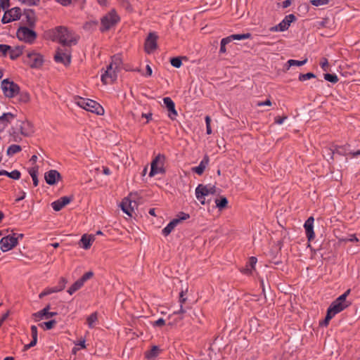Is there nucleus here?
<instances>
[{
    "instance_id": "nucleus-1",
    "label": "nucleus",
    "mask_w": 360,
    "mask_h": 360,
    "mask_svg": "<svg viewBox=\"0 0 360 360\" xmlns=\"http://www.w3.org/2000/svg\"><path fill=\"white\" fill-rule=\"evenodd\" d=\"M51 39L58 41L62 47H58L54 55L56 63L69 66L72 59V46L76 45L78 41L72 31L65 26H58L52 30Z\"/></svg>"
},
{
    "instance_id": "nucleus-2",
    "label": "nucleus",
    "mask_w": 360,
    "mask_h": 360,
    "mask_svg": "<svg viewBox=\"0 0 360 360\" xmlns=\"http://www.w3.org/2000/svg\"><path fill=\"white\" fill-rule=\"evenodd\" d=\"M75 102L79 107L87 111L91 112L98 115H102L104 114L103 108L98 103L94 100L84 98L78 96L77 98H75Z\"/></svg>"
},
{
    "instance_id": "nucleus-3",
    "label": "nucleus",
    "mask_w": 360,
    "mask_h": 360,
    "mask_svg": "<svg viewBox=\"0 0 360 360\" xmlns=\"http://www.w3.org/2000/svg\"><path fill=\"white\" fill-rule=\"evenodd\" d=\"M120 20V16L117 15L115 9H112L110 12L103 16L101 19V26L100 31L105 32L108 31L112 27L116 25Z\"/></svg>"
},
{
    "instance_id": "nucleus-4",
    "label": "nucleus",
    "mask_w": 360,
    "mask_h": 360,
    "mask_svg": "<svg viewBox=\"0 0 360 360\" xmlns=\"http://www.w3.org/2000/svg\"><path fill=\"white\" fill-rule=\"evenodd\" d=\"M33 29L26 26L20 27L16 32L18 39L30 44L34 43L37 37V34Z\"/></svg>"
},
{
    "instance_id": "nucleus-5",
    "label": "nucleus",
    "mask_w": 360,
    "mask_h": 360,
    "mask_svg": "<svg viewBox=\"0 0 360 360\" xmlns=\"http://www.w3.org/2000/svg\"><path fill=\"white\" fill-rule=\"evenodd\" d=\"M165 160V155L160 153L152 160L150 164V171L149 173V176L150 177L158 173H165V169L164 168Z\"/></svg>"
},
{
    "instance_id": "nucleus-6",
    "label": "nucleus",
    "mask_w": 360,
    "mask_h": 360,
    "mask_svg": "<svg viewBox=\"0 0 360 360\" xmlns=\"http://www.w3.org/2000/svg\"><path fill=\"white\" fill-rule=\"evenodd\" d=\"M1 89L4 95L8 98H13L20 93L19 85L8 79L1 82Z\"/></svg>"
},
{
    "instance_id": "nucleus-7",
    "label": "nucleus",
    "mask_w": 360,
    "mask_h": 360,
    "mask_svg": "<svg viewBox=\"0 0 360 360\" xmlns=\"http://www.w3.org/2000/svg\"><path fill=\"white\" fill-rule=\"evenodd\" d=\"M217 188L215 186L208 187L206 185L199 184L195 189V195L198 200L200 201L202 205H205V196L209 194H215Z\"/></svg>"
},
{
    "instance_id": "nucleus-8",
    "label": "nucleus",
    "mask_w": 360,
    "mask_h": 360,
    "mask_svg": "<svg viewBox=\"0 0 360 360\" xmlns=\"http://www.w3.org/2000/svg\"><path fill=\"white\" fill-rule=\"evenodd\" d=\"M44 62L43 56L35 52L28 53L24 59V63H27L31 68H40Z\"/></svg>"
},
{
    "instance_id": "nucleus-9",
    "label": "nucleus",
    "mask_w": 360,
    "mask_h": 360,
    "mask_svg": "<svg viewBox=\"0 0 360 360\" xmlns=\"http://www.w3.org/2000/svg\"><path fill=\"white\" fill-rule=\"evenodd\" d=\"M18 245V237L16 233L9 234L3 237L0 240L1 250L6 252L11 250Z\"/></svg>"
},
{
    "instance_id": "nucleus-10",
    "label": "nucleus",
    "mask_w": 360,
    "mask_h": 360,
    "mask_svg": "<svg viewBox=\"0 0 360 360\" xmlns=\"http://www.w3.org/2000/svg\"><path fill=\"white\" fill-rule=\"evenodd\" d=\"M22 16V11L19 7H14L11 9L6 11L3 18H1V22L6 24L13 21L20 20Z\"/></svg>"
},
{
    "instance_id": "nucleus-11",
    "label": "nucleus",
    "mask_w": 360,
    "mask_h": 360,
    "mask_svg": "<svg viewBox=\"0 0 360 360\" xmlns=\"http://www.w3.org/2000/svg\"><path fill=\"white\" fill-rule=\"evenodd\" d=\"M118 71L112 68V65H108L106 70L101 75V82L104 84H112L117 79Z\"/></svg>"
},
{
    "instance_id": "nucleus-12",
    "label": "nucleus",
    "mask_w": 360,
    "mask_h": 360,
    "mask_svg": "<svg viewBox=\"0 0 360 360\" xmlns=\"http://www.w3.org/2000/svg\"><path fill=\"white\" fill-rule=\"evenodd\" d=\"M350 304L347 300H344L343 297H338L329 307L328 311L334 313V315L340 313Z\"/></svg>"
},
{
    "instance_id": "nucleus-13",
    "label": "nucleus",
    "mask_w": 360,
    "mask_h": 360,
    "mask_svg": "<svg viewBox=\"0 0 360 360\" xmlns=\"http://www.w3.org/2000/svg\"><path fill=\"white\" fill-rule=\"evenodd\" d=\"M22 15L24 16L25 20L22 21L30 28H34L37 18L33 9L27 8L23 11Z\"/></svg>"
},
{
    "instance_id": "nucleus-14",
    "label": "nucleus",
    "mask_w": 360,
    "mask_h": 360,
    "mask_svg": "<svg viewBox=\"0 0 360 360\" xmlns=\"http://www.w3.org/2000/svg\"><path fill=\"white\" fill-rule=\"evenodd\" d=\"M158 36L153 33H149L144 43L145 51L148 53H152L158 48Z\"/></svg>"
},
{
    "instance_id": "nucleus-15",
    "label": "nucleus",
    "mask_w": 360,
    "mask_h": 360,
    "mask_svg": "<svg viewBox=\"0 0 360 360\" xmlns=\"http://www.w3.org/2000/svg\"><path fill=\"white\" fill-rule=\"evenodd\" d=\"M44 179L49 185L53 186L62 180V176L57 170L51 169L44 174Z\"/></svg>"
},
{
    "instance_id": "nucleus-16",
    "label": "nucleus",
    "mask_w": 360,
    "mask_h": 360,
    "mask_svg": "<svg viewBox=\"0 0 360 360\" xmlns=\"http://www.w3.org/2000/svg\"><path fill=\"white\" fill-rule=\"evenodd\" d=\"M51 309L50 304L46 305L43 309L34 313L32 314L33 318L34 319L35 321H39V320L42 319L44 317L46 319H49L50 317H53L56 316L58 314L57 312L49 311V309Z\"/></svg>"
},
{
    "instance_id": "nucleus-17",
    "label": "nucleus",
    "mask_w": 360,
    "mask_h": 360,
    "mask_svg": "<svg viewBox=\"0 0 360 360\" xmlns=\"http://www.w3.org/2000/svg\"><path fill=\"white\" fill-rule=\"evenodd\" d=\"M163 103L168 110V117L172 120H175L177 116V111L175 109V103L170 97H165Z\"/></svg>"
},
{
    "instance_id": "nucleus-18",
    "label": "nucleus",
    "mask_w": 360,
    "mask_h": 360,
    "mask_svg": "<svg viewBox=\"0 0 360 360\" xmlns=\"http://www.w3.org/2000/svg\"><path fill=\"white\" fill-rule=\"evenodd\" d=\"M73 200V196H63L58 200L53 202L51 206L53 209L58 212L61 210L65 205L69 204Z\"/></svg>"
},
{
    "instance_id": "nucleus-19",
    "label": "nucleus",
    "mask_w": 360,
    "mask_h": 360,
    "mask_svg": "<svg viewBox=\"0 0 360 360\" xmlns=\"http://www.w3.org/2000/svg\"><path fill=\"white\" fill-rule=\"evenodd\" d=\"M22 120H17L15 124L11 128L9 134L13 138L14 141H18L21 139L19 134L22 135Z\"/></svg>"
},
{
    "instance_id": "nucleus-20",
    "label": "nucleus",
    "mask_w": 360,
    "mask_h": 360,
    "mask_svg": "<svg viewBox=\"0 0 360 360\" xmlns=\"http://www.w3.org/2000/svg\"><path fill=\"white\" fill-rule=\"evenodd\" d=\"M314 217H310L307 219L304 224L306 236L309 241L314 240L315 237L314 232Z\"/></svg>"
},
{
    "instance_id": "nucleus-21",
    "label": "nucleus",
    "mask_w": 360,
    "mask_h": 360,
    "mask_svg": "<svg viewBox=\"0 0 360 360\" xmlns=\"http://www.w3.org/2000/svg\"><path fill=\"white\" fill-rule=\"evenodd\" d=\"M185 309L183 307H180V309L178 311H174L172 314L169 316V319H172V321L168 323V326H176L179 322L183 319L182 314L185 313Z\"/></svg>"
},
{
    "instance_id": "nucleus-22",
    "label": "nucleus",
    "mask_w": 360,
    "mask_h": 360,
    "mask_svg": "<svg viewBox=\"0 0 360 360\" xmlns=\"http://www.w3.org/2000/svg\"><path fill=\"white\" fill-rule=\"evenodd\" d=\"M132 202L127 198H124L120 204L122 210L129 217H132L134 207L131 206Z\"/></svg>"
},
{
    "instance_id": "nucleus-23",
    "label": "nucleus",
    "mask_w": 360,
    "mask_h": 360,
    "mask_svg": "<svg viewBox=\"0 0 360 360\" xmlns=\"http://www.w3.org/2000/svg\"><path fill=\"white\" fill-rule=\"evenodd\" d=\"M23 46H17L13 48L11 46V49L8 52L10 58L13 60H16L23 53Z\"/></svg>"
},
{
    "instance_id": "nucleus-24",
    "label": "nucleus",
    "mask_w": 360,
    "mask_h": 360,
    "mask_svg": "<svg viewBox=\"0 0 360 360\" xmlns=\"http://www.w3.org/2000/svg\"><path fill=\"white\" fill-rule=\"evenodd\" d=\"M95 238L94 236L89 235L87 236L86 234H84L82 236V238L80 240L81 246L85 249L88 250L91 248L92 243L94 241Z\"/></svg>"
},
{
    "instance_id": "nucleus-25",
    "label": "nucleus",
    "mask_w": 360,
    "mask_h": 360,
    "mask_svg": "<svg viewBox=\"0 0 360 360\" xmlns=\"http://www.w3.org/2000/svg\"><path fill=\"white\" fill-rule=\"evenodd\" d=\"M22 136H29L34 133V127L32 124L27 121H22Z\"/></svg>"
},
{
    "instance_id": "nucleus-26",
    "label": "nucleus",
    "mask_w": 360,
    "mask_h": 360,
    "mask_svg": "<svg viewBox=\"0 0 360 360\" xmlns=\"http://www.w3.org/2000/svg\"><path fill=\"white\" fill-rule=\"evenodd\" d=\"M161 349L158 346L154 345L152 348L145 353L146 358L148 359H153L157 357L160 353Z\"/></svg>"
},
{
    "instance_id": "nucleus-27",
    "label": "nucleus",
    "mask_w": 360,
    "mask_h": 360,
    "mask_svg": "<svg viewBox=\"0 0 360 360\" xmlns=\"http://www.w3.org/2000/svg\"><path fill=\"white\" fill-rule=\"evenodd\" d=\"M343 150L344 149L342 147H335L334 149L328 148L325 151V156L328 157L329 159L333 160L335 153H338L339 155H345V152Z\"/></svg>"
},
{
    "instance_id": "nucleus-28",
    "label": "nucleus",
    "mask_w": 360,
    "mask_h": 360,
    "mask_svg": "<svg viewBox=\"0 0 360 360\" xmlns=\"http://www.w3.org/2000/svg\"><path fill=\"white\" fill-rule=\"evenodd\" d=\"M290 24L283 19L279 24L271 27L269 30L271 32H283L288 29Z\"/></svg>"
},
{
    "instance_id": "nucleus-29",
    "label": "nucleus",
    "mask_w": 360,
    "mask_h": 360,
    "mask_svg": "<svg viewBox=\"0 0 360 360\" xmlns=\"http://www.w3.org/2000/svg\"><path fill=\"white\" fill-rule=\"evenodd\" d=\"M178 224L177 220L172 219L166 227L162 229V234L165 236H167L170 234L172 230L175 228V226Z\"/></svg>"
},
{
    "instance_id": "nucleus-30",
    "label": "nucleus",
    "mask_w": 360,
    "mask_h": 360,
    "mask_svg": "<svg viewBox=\"0 0 360 360\" xmlns=\"http://www.w3.org/2000/svg\"><path fill=\"white\" fill-rule=\"evenodd\" d=\"M250 37V34H231L229 37H226V44L229 43L233 40H243L246 39Z\"/></svg>"
},
{
    "instance_id": "nucleus-31",
    "label": "nucleus",
    "mask_w": 360,
    "mask_h": 360,
    "mask_svg": "<svg viewBox=\"0 0 360 360\" xmlns=\"http://www.w3.org/2000/svg\"><path fill=\"white\" fill-rule=\"evenodd\" d=\"M122 63L121 57L119 55H114L111 58V63L109 65H112V67L118 70H120V66Z\"/></svg>"
},
{
    "instance_id": "nucleus-32",
    "label": "nucleus",
    "mask_w": 360,
    "mask_h": 360,
    "mask_svg": "<svg viewBox=\"0 0 360 360\" xmlns=\"http://www.w3.org/2000/svg\"><path fill=\"white\" fill-rule=\"evenodd\" d=\"M83 285L84 283L82 282V281L80 279H78L68 288V292L70 295H72L77 290H79L83 286Z\"/></svg>"
},
{
    "instance_id": "nucleus-33",
    "label": "nucleus",
    "mask_w": 360,
    "mask_h": 360,
    "mask_svg": "<svg viewBox=\"0 0 360 360\" xmlns=\"http://www.w3.org/2000/svg\"><path fill=\"white\" fill-rule=\"evenodd\" d=\"M21 150H22V148L20 146L16 145V144H12L8 148L6 153L8 156H12L14 154L20 152Z\"/></svg>"
},
{
    "instance_id": "nucleus-34",
    "label": "nucleus",
    "mask_w": 360,
    "mask_h": 360,
    "mask_svg": "<svg viewBox=\"0 0 360 360\" xmlns=\"http://www.w3.org/2000/svg\"><path fill=\"white\" fill-rule=\"evenodd\" d=\"M257 259L255 257H251L246 266V272L249 274H252V270L255 269V266L257 264Z\"/></svg>"
},
{
    "instance_id": "nucleus-35",
    "label": "nucleus",
    "mask_w": 360,
    "mask_h": 360,
    "mask_svg": "<svg viewBox=\"0 0 360 360\" xmlns=\"http://www.w3.org/2000/svg\"><path fill=\"white\" fill-rule=\"evenodd\" d=\"M98 321V313L94 312L86 319V323L90 328L94 327L95 323Z\"/></svg>"
},
{
    "instance_id": "nucleus-36",
    "label": "nucleus",
    "mask_w": 360,
    "mask_h": 360,
    "mask_svg": "<svg viewBox=\"0 0 360 360\" xmlns=\"http://www.w3.org/2000/svg\"><path fill=\"white\" fill-rule=\"evenodd\" d=\"M307 62V59H304L303 60H288L287 61L286 65H287V70H288L291 66L297 65V66H302L306 64Z\"/></svg>"
},
{
    "instance_id": "nucleus-37",
    "label": "nucleus",
    "mask_w": 360,
    "mask_h": 360,
    "mask_svg": "<svg viewBox=\"0 0 360 360\" xmlns=\"http://www.w3.org/2000/svg\"><path fill=\"white\" fill-rule=\"evenodd\" d=\"M18 95H19L18 101L20 103H27L30 101V95L27 91H20Z\"/></svg>"
},
{
    "instance_id": "nucleus-38",
    "label": "nucleus",
    "mask_w": 360,
    "mask_h": 360,
    "mask_svg": "<svg viewBox=\"0 0 360 360\" xmlns=\"http://www.w3.org/2000/svg\"><path fill=\"white\" fill-rule=\"evenodd\" d=\"M186 58V57H173L170 58L171 65L176 68H179L182 65V59Z\"/></svg>"
},
{
    "instance_id": "nucleus-39",
    "label": "nucleus",
    "mask_w": 360,
    "mask_h": 360,
    "mask_svg": "<svg viewBox=\"0 0 360 360\" xmlns=\"http://www.w3.org/2000/svg\"><path fill=\"white\" fill-rule=\"evenodd\" d=\"M56 323L57 322L56 320L52 319L49 321L43 322L39 326L41 328H44V330H51L56 326Z\"/></svg>"
},
{
    "instance_id": "nucleus-40",
    "label": "nucleus",
    "mask_w": 360,
    "mask_h": 360,
    "mask_svg": "<svg viewBox=\"0 0 360 360\" xmlns=\"http://www.w3.org/2000/svg\"><path fill=\"white\" fill-rule=\"evenodd\" d=\"M58 292V290L56 289V286L53 287V288H47L39 294V297L40 299H41L46 295H51V293H53V292Z\"/></svg>"
},
{
    "instance_id": "nucleus-41",
    "label": "nucleus",
    "mask_w": 360,
    "mask_h": 360,
    "mask_svg": "<svg viewBox=\"0 0 360 360\" xmlns=\"http://www.w3.org/2000/svg\"><path fill=\"white\" fill-rule=\"evenodd\" d=\"M67 282L68 281L65 278L61 277L60 278L58 285L56 286V289L58 290V292L65 289Z\"/></svg>"
},
{
    "instance_id": "nucleus-42",
    "label": "nucleus",
    "mask_w": 360,
    "mask_h": 360,
    "mask_svg": "<svg viewBox=\"0 0 360 360\" xmlns=\"http://www.w3.org/2000/svg\"><path fill=\"white\" fill-rule=\"evenodd\" d=\"M316 75L314 73L308 72L307 74H300L299 75V80L301 82H304L306 80L315 78Z\"/></svg>"
},
{
    "instance_id": "nucleus-43",
    "label": "nucleus",
    "mask_w": 360,
    "mask_h": 360,
    "mask_svg": "<svg viewBox=\"0 0 360 360\" xmlns=\"http://www.w3.org/2000/svg\"><path fill=\"white\" fill-rule=\"evenodd\" d=\"M324 79L330 82H332L333 84L338 82V76L335 74H325L324 75Z\"/></svg>"
},
{
    "instance_id": "nucleus-44",
    "label": "nucleus",
    "mask_w": 360,
    "mask_h": 360,
    "mask_svg": "<svg viewBox=\"0 0 360 360\" xmlns=\"http://www.w3.org/2000/svg\"><path fill=\"white\" fill-rule=\"evenodd\" d=\"M330 1L331 0H311L310 4L314 6L318 7L328 4Z\"/></svg>"
},
{
    "instance_id": "nucleus-45",
    "label": "nucleus",
    "mask_w": 360,
    "mask_h": 360,
    "mask_svg": "<svg viewBox=\"0 0 360 360\" xmlns=\"http://www.w3.org/2000/svg\"><path fill=\"white\" fill-rule=\"evenodd\" d=\"M216 206L219 209L222 210L225 208V197L221 196L219 199H215Z\"/></svg>"
},
{
    "instance_id": "nucleus-46",
    "label": "nucleus",
    "mask_w": 360,
    "mask_h": 360,
    "mask_svg": "<svg viewBox=\"0 0 360 360\" xmlns=\"http://www.w3.org/2000/svg\"><path fill=\"white\" fill-rule=\"evenodd\" d=\"M11 49V46L7 44H0V53L3 56H6L8 51Z\"/></svg>"
},
{
    "instance_id": "nucleus-47",
    "label": "nucleus",
    "mask_w": 360,
    "mask_h": 360,
    "mask_svg": "<svg viewBox=\"0 0 360 360\" xmlns=\"http://www.w3.org/2000/svg\"><path fill=\"white\" fill-rule=\"evenodd\" d=\"M190 218V215L188 214H186L185 212H181L177 215V218L174 219V220H177L178 224L184 220L188 219Z\"/></svg>"
},
{
    "instance_id": "nucleus-48",
    "label": "nucleus",
    "mask_w": 360,
    "mask_h": 360,
    "mask_svg": "<svg viewBox=\"0 0 360 360\" xmlns=\"http://www.w3.org/2000/svg\"><path fill=\"white\" fill-rule=\"evenodd\" d=\"M21 174L18 170H13L11 172H8V176L12 179L18 180L20 178Z\"/></svg>"
},
{
    "instance_id": "nucleus-49",
    "label": "nucleus",
    "mask_w": 360,
    "mask_h": 360,
    "mask_svg": "<svg viewBox=\"0 0 360 360\" xmlns=\"http://www.w3.org/2000/svg\"><path fill=\"white\" fill-rule=\"evenodd\" d=\"M320 65H321V68H322V70L323 71H325V72L329 71L328 62V60L326 58H323L321 60Z\"/></svg>"
},
{
    "instance_id": "nucleus-50",
    "label": "nucleus",
    "mask_w": 360,
    "mask_h": 360,
    "mask_svg": "<svg viewBox=\"0 0 360 360\" xmlns=\"http://www.w3.org/2000/svg\"><path fill=\"white\" fill-rule=\"evenodd\" d=\"M94 276V272L93 271H87L85 274H84L82 277L79 278L83 283H84L85 281L91 278Z\"/></svg>"
},
{
    "instance_id": "nucleus-51",
    "label": "nucleus",
    "mask_w": 360,
    "mask_h": 360,
    "mask_svg": "<svg viewBox=\"0 0 360 360\" xmlns=\"http://www.w3.org/2000/svg\"><path fill=\"white\" fill-rule=\"evenodd\" d=\"M22 4L27 6H37L39 4L40 0H18Z\"/></svg>"
},
{
    "instance_id": "nucleus-52",
    "label": "nucleus",
    "mask_w": 360,
    "mask_h": 360,
    "mask_svg": "<svg viewBox=\"0 0 360 360\" xmlns=\"http://www.w3.org/2000/svg\"><path fill=\"white\" fill-rule=\"evenodd\" d=\"M39 167L35 166L28 169V172L32 178L37 177L38 174Z\"/></svg>"
},
{
    "instance_id": "nucleus-53",
    "label": "nucleus",
    "mask_w": 360,
    "mask_h": 360,
    "mask_svg": "<svg viewBox=\"0 0 360 360\" xmlns=\"http://www.w3.org/2000/svg\"><path fill=\"white\" fill-rule=\"evenodd\" d=\"M205 122H206L207 134H212V129H211V126H210L211 119H210V116L207 115L205 117Z\"/></svg>"
},
{
    "instance_id": "nucleus-54",
    "label": "nucleus",
    "mask_w": 360,
    "mask_h": 360,
    "mask_svg": "<svg viewBox=\"0 0 360 360\" xmlns=\"http://www.w3.org/2000/svg\"><path fill=\"white\" fill-rule=\"evenodd\" d=\"M333 316H335L334 313H332L331 311L328 310L326 316L325 318V320L323 321V324L325 326H327L330 320L331 319H333Z\"/></svg>"
},
{
    "instance_id": "nucleus-55",
    "label": "nucleus",
    "mask_w": 360,
    "mask_h": 360,
    "mask_svg": "<svg viewBox=\"0 0 360 360\" xmlns=\"http://www.w3.org/2000/svg\"><path fill=\"white\" fill-rule=\"evenodd\" d=\"M165 325V320L163 319L162 318H160L159 319H158L153 323V326L154 327H162Z\"/></svg>"
},
{
    "instance_id": "nucleus-56",
    "label": "nucleus",
    "mask_w": 360,
    "mask_h": 360,
    "mask_svg": "<svg viewBox=\"0 0 360 360\" xmlns=\"http://www.w3.org/2000/svg\"><path fill=\"white\" fill-rule=\"evenodd\" d=\"M0 7L3 10L7 9L10 6V1L9 0H0Z\"/></svg>"
},
{
    "instance_id": "nucleus-57",
    "label": "nucleus",
    "mask_w": 360,
    "mask_h": 360,
    "mask_svg": "<svg viewBox=\"0 0 360 360\" xmlns=\"http://www.w3.org/2000/svg\"><path fill=\"white\" fill-rule=\"evenodd\" d=\"M208 163H209V157L206 155H205L203 159L201 160V162L199 164V165H200L201 167H202V168L204 169H205V168H206L207 165H208Z\"/></svg>"
},
{
    "instance_id": "nucleus-58",
    "label": "nucleus",
    "mask_w": 360,
    "mask_h": 360,
    "mask_svg": "<svg viewBox=\"0 0 360 360\" xmlns=\"http://www.w3.org/2000/svg\"><path fill=\"white\" fill-rule=\"evenodd\" d=\"M208 163H209V157L206 155H205L203 159L201 160V162L199 164V165H200L201 167H202V168L204 169H205V168H206L207 165H208Z\"/></svg>"
},
{
    "instance_id": "nucleus-59",
    "label": "nucleus",
    "mask_w": 360,
    "mask_h": 360,
    "mask_svg": "<svg viewBox=\"0 0 360 360\" xmlns=\"http://www.w3.org/2000/svg\"><path fill=\"white\" fill-rule=\"evenodd\" d=\"M192 170L198 174V175H201L203 174L205 169L201 167L200 165H198L197 167H193Z\"/></svg>"
},
{
    "instance_id": "nucleus-60",
    "label": "nucleus",
    "mask_w": 360,
    "mask_h": 360,
    "mask_svg": "<svg viewBox=\"0 0 360 360\" xmlns=\"http://www.w3.org/2000/svg\"><path fill=\"white\" fill-rule=\"evenodd\" d=\"M31 335L32 338H37L38 330L37 327L34 325L31 326Z\"/></svg>"
},
{
    "instance_id": "nucleus-61",
    "label": "nucleus",
    "mask_w": 360,
    "mask_h": 360,
    "mask_svg": "<svg viewBox=\"0 0 360 360\" xmlns=\"http://www.w3.org/2000/svg\"><path fill=\"white\" fill-rule=\"evenodd\" d=\"M179 302L181 304V307H183L182 304H184L186 301V297H185V292L184 290H181L179 293Z\"/></svg>"
},
{
    "instance_id": "nucleus-62",
    "label": "nucleus",
    "mask_w": 360,
    "mask_h": 360,
    "mask_svg": "<svg viewBox=\"0 0 360 360\" xmlns=\"http://www.w3.org/2000/svg\"><path fill=\"white\" fill-rule=\"evenodd\" d=\"M284 19L290 25L291 22L295 20L296 18L293 14H290L286 15Z\"/></svg>"
},
{
    "instance_id": "nucleus-63",
    "label": "nucleus",
    "mask_w": 360,
    "mask_h": 360,
    "mask_svg": "<svg viewBox=\"0 0 360 360\" xmlns=\"http://www.w3.org/2000/svg\"><path fill=\"white\" fill-rule=\"evenodd\" d=\"M122 1H123V6L125 7L126 10H127L129 12H132L133 8H132V6L130 4V3L126 0H122Z\"/></svg>"
},
{
    "instance_id": "nucleus-64",
    "label": "nucleus",
    "mask_w": 360,
    "mask_h": 360,
    "mask_svg": "<svg viewBox=\"0 0 360 360\" xmlns=\"http://www.w3.org/2000/svg\"><path fill=\"white\" fill-rule=\"evenodd\" d=\"M152 116H153V113L152 112L142 113V115H141L142 117H145L147 120L146 122V124H148L150 121L152 120Z\"/></svg>"
}]
</instances>
